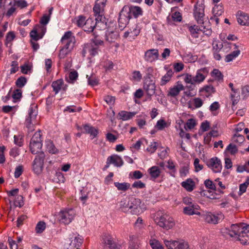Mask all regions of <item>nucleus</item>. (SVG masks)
<instances>
[{"label":"nucleus","mask_w":249,"mask_h":249,"mask_svg":"<svg viewBox=\"0 0 249 249\" xmlns=\"http://www.w3.org/2000/svg\"><path fill=\"white\" fill-rule=\"evenodd\" d=\"M184 86L180 82H177L176 85L171 87L167 92V96L176 97L184 89Z\"/></svg>","instance_id":"nucleus-19"},{"label":"nucleus","mask_w":249,"mask_h":249,"mask_svg":"<svg viewBox=\"0 0 249 249\" xmlns=\"http://www.w3.org/2000/svg\"><path fill=\"white\" fill-rule=\"evenodd\" d=\"M183 60L186 63H192L196 61L197 59V57L195 55H193L192 54L186 53L184 54L182 57Z\"/></svg>","instance_id":"nucleus-46"},{"label":"nucleus","mask_w":249,"mask_h":249,"mask_svg":"<svg viewBox=\"0 0 249 249\" xmlns=\"http://www.w3.org/2000/svg\"><path fill=\"white\" fill-rule=\"evenodd\" d=\"M249 185V180L240 184L239 186V195H241L244 193L247 190L248 186Z\"/></svg>","instance_id":"nucleus-59"},{"label":"nucleus","mask_w":249,"mask_h":249,"mask_svg":"<svg viewBox=\"0 0 249 249\" xmlns=\"http://www.w3.org/2000/svg\"><path fill=\"white\" fill-rule=\"evenodd\" d=\"M183 79L186 84L195 85L194 76L189 73H185L183 75Z\"/></svg>","instance_id":"nucleus-48"},{"label":"nucleus","mask_w":249,"mask_h":249,"mask_svg":"<svg viewBox=\"0 0 249 249\" xmlns=\"http://www.w3.org/2000/svg\"><path fill=\"white\" fill-rule=\"evenodd\" d=\"M154 219L158 225L166 230L172 229L175 225L174 220L172 217L161 212L157 213Z\"/></svg>","instance_id":"nucleus-2"},{"label":"nucleus","mask_w":249,"mask_h":249,"mask_svg":"<svg viewBox=\"0 0 249 249\" xmlns=\"http://www.w3.org/2000/svg\"><path fill=\"white\" fill-rule=\"evenodd\" d=\"M129 176H131L132 179H139L143 177V174L141 171L136 170L131 172Z\"/></svg>","instance_id":"nucleus-55"},{"label":"nucleus","mask_w":249,"mask_h":249,"mask_svg":"<svg viewBox=\"0 0 249 249\" xmlns=\"http://www.w3.org/2000/svg\"><path fill=\"white\" fill-rule=\"evenodd\" d=\"M22 90L20 89H17L13 91L12 95L13 102L16 103L19 101L22 97Z\"/></svg>","instance_id":"nucleus-45"},{"label":"nucleus","mask_w":249,"mask_h":249,"mask_svg":"<svg viewBox=\"0 0 249 249\" xmlns=\"http://www.w3.org/2000/svg\"><path fill=\"white\" fill-rule=\"evenodd\" d=\"M133 188L143 189L145 187V184L142 182L141 180L135 181L132 185Z\"/></svg>","instance_id":"nucleus-63"},{"label":"nucleus","mask_w":249,"mask_h":249,"mask_svg":"<svg viewBox=\"0 0 249 249\" xmlns=\"http://www.w3.org/2000/svg\"><path fill=\"white\" fill-rule=\"evenodd\" d=\"M206 164L214 173H220L222 170L221 161L217 157H213L209 159L207 161Z\"/></svg>","instance_id":"nucleus-14"},{"label":"nucleus","mask_w":249,"mask_h":249,"mask_svg":"<svg viewBox=\"0 0 249 249\" xmlns=\"http://www.w3.org/2000/svg\"><path fill=\"white\" fill-rule=\"evenodd\" d=\"M46 32V27L42 25H36L30 32V36L33 40L37 41L41 39Z\"/></svg>","instance_id":"nucleus-11"},{"label":"nucleus","mask_w":249,"mask_h":249,"mask_svg":"<svg viewBox=\"0 0 249 249\" xmlns=\"http://www.w3.org/2000/svg\"><path fill=\"white\" fill-rule=\"evenodd\" d=\"M222 232L234 237L242 244L249 243V225L244 226L243 224H233L231 226L230 229H223Z\"/></svg>","instance_id":"nucleus-1"},{"label":"nucleus","mask_w":249,"mask_h":249,"mask_svg":"<svg viewBox=\"0 0 249 249\" xmlns=\"http://www.w3.org/2000/svg\"><path fill=\"white\" fill-rule=\"evenodd\" d=\"M86 21V20L85 17L82 16H80L77 17L76 24L78 26L83 28Z\"/></svg>","instance_id":"nucleus-62"},{"label":"nucleus","mask_w":249,"mask_h":249,"mask_svg":"<svg viewBox=\"0 0 249 249\" xmlns=\"http://www.w3.org/2000/svg\"><path fill=\"white\" fill-rule=\"evenodd\" d=\"M140 33V29L137 25H135L130 29V40L134 39Z\"/></svg>","instance_id":"nucleus-42"},{"label":"nucleus","mask_w":249,"mask_h":249,"mask_svg":"<svg viewBox=\"0 0 249 249\" xmlns=\"http://www.w3.org/2000/svg\"><path fill=\"white\" fill-rule=\"evenodd\" d=\"M169 125V124L163 119H160L157 122L155 125V128L158 130L161 131L168 127Z\"/></svg>","instance_id":"nucleus-37"},{"label":"nucleus","mask_w":249,"mask_h":249,"mask_svg":"<svg viewBox=\"0 0 249 249\" xmlns=\"http://www.w3.org/2000/svg\"><path fill=\"white\" fill-rule=\"evenodd\" d=\"M200 91H205L209 94L213 93L215 92V89L212 86H206L203 87L200 90Z\"/></svg>","instance_id":"nucleus-61"},{"label":"nucleus","mask_w":249,"mask_h":249,"mask_svg":"<svg viewBox=\"0 0 249 249\" xmlns=\"http://www.w3.org/2000/svg\"><path fill=\"white\" fill-rule=\"evenodd\" d=\"M238 22L242 25H249V15L241 13L237 18Z\"/></svg>","instance_id":"nucleus-29"},{"label":"nucleus","mask_w":249,"mask_h":249,"mask_svg":"<svg viewBox=\"0 0 249 249\" xmlns=\"http://www.w3.org/2000/svg\"><path fill=\"white\" fill-rule=\"evenodd\" d=\"M75 213L72 209H65L61 210L58 214V219L60 222L69 224L74 219Z\"/></svg>","instance_id":"nucleus-4"},{"label":"nucleus","mask_w":249,"mask_h":249,"mask_svg":"<svg viewBox=\"0 0 249 249\" xmlns=\"http://www.w3.org/2000/svg\"><path fill=\"white\" fill-rule=\"evenodd\" d=\"M151 74H147L144 78L143 89L147 95L151 96L155 92V82L151 79Z\"/></svg>","instance_id":"nucleus-10"},{"label":"nucleus","mask_w":249,"mask_h":249,"mask_svg":"<svg viewBox=\"0 0 249 249\" xmlns=\"http://www.w3.org/2000/svg\"><path fill=\"white\" fill-rule=\"evenodd\" d=\"M127 11L129 12L131 16L133 15L135 18L142 16L143 13L142 9L138 6H131Z\"/></svg>","instance_id":"nucleus-26"},{"label":"nucleus","mask_w":249,"mask_h":249,"mask_svg":"<svg viewBox=\"0 0 249 249\" xmlns=\"http://www.w3.org/2000/svg\"><path fill=\"white\" fill-rule=\"evenodd\" d=\"M78 77V73L76 71H71L69 74V82H73V81L76 80Z\"/></svg>","instance_id":"nucleus-64"},{"label":"nucleus","mask_w":249,"mask_h":249,"mask_svg":"<svg viewBox=\"0 0 249 249\" xmlns=\"http://www.w3.org/2000/svg\"><path fill=\"white\" fill-rule=\"evenodd\" d=\"M52 87L55 94H57L61 90H66L67 86L65 85L62 79H58L52 83Z\"/></svg>","instance_id":"nucleus-20"},{"label":"nucleus","mask_w":249,"mask_h":249,"mask_svg":"<svg viewBox=\"0 0 249 249\" xmlns=\"http://www.w3.org/2000/svg\"><path fill=\"white\" fill-rule=\"evenodd\" d=\"M240 51L239 50H236L233 51L231 53L227 55L225 57V61L230 62L236 58L240 54Z\"/></svg>","instance_id":"nucleus-41"},{"label":"nucleus","mask_w":249,"mask_h":249,"mask_svg":"<svg viewBox=\"0 0 249 249\" xmlns=\"http://www.w3.org/2000/svg\"><path fill=\"white\" fill-rule=\"evenodd\" d=\"M149 244L152 249H164L161 243L158 240L152 237L149 240Z\"/></svg>","instance_id":"nucleus-39"},{"label":"nucleus","mask_w":249,"mask_h":249,"mask_svg":"<svg viewBox=\"0 0 249 249\" xmlns=\"http://www.w3.org/2000/svg\"><path fill=\"white\" fill-rule=\"evenodd\" d=\"M181 185L187 191L189 192H192L196 187L195 181L191 178H188L182 181Z\"/></svg>","instance_id":"nucleus-24"},{"label":"nucleus","mask_w":249,"mask_h":249,"mask_svg":"<svg viewBox=\"0 0 249 249\" xmlns=\"http://www.w3.org/2000/svg\"><path fill=\"white\" fill-rule=\"evenodd\" d=\"M119 37V34L117 31L107 30L106 33V40L109 43H114Z\"/></svg>","instance_id":"nucleus-25"},{"label":"nucleus","mask_w":249,"mask_h":249,"mask_svg":"<svg viewBox=\"0 0 249 249\" xmlns=\"http://www.w3.org/2000/svg\"><path fill=\"white\" fill-rule=\"evenodd\" d=\"M196 125V121L194 119H189L186 123V125L185 126V129H192L194 128V127Z\"/></svg>","instance_id":"nucleus-53"},{"label":"nucleus","mask_w":249,"mask_h":249,"mask_svg":"<svg viewBox=\"0 0 249 249\" xmlns=\"http://www.w3.org/2000/svg\"><path fill=\"white\" fill-rule=\"evenodd\" d=\"M232 142L236 143H242L245 141V138L243 136L235 133L232 137Z\"/></svg>","instance_id":"nucleus-50"},{"label":"nucleus","mask_w":249,"mask_h":249,"mask_svg":"<svg viewBox=\"0 0 249 249\" xmlns=\"http://www.w3.org/2000/svg\"><path fill=\"white\" fill-rule=\"evenodd\" d=\"M26 83V78L24 76H20L17 80L16 85L18 87L21 88L25 85Z\"/></svg>","instance_id":"nucleus-51"},{"label":"nucleus","mask_w":249,"mask_h":249,"mask_svg":"<svg viewBox=\"0 0 249 249\" xmlns=\"http://www.w3.org/2000/svg\"><path fill=\"white\" fill-rule=\"evenodd\" d=\"M130 198H124L120 202V207L121 210L125 213H130Z\"/></svg>","instance_id":"nucleus-31"},{"label":"nucleus","mask_w":249,"mask_h":249,"mask_svg":"<svg viewBox=\"0 0 249 249\" xmlns=\"http://www.w3.org/2000/svg\"><path fill=\"white\" fill-rule=\"evenodd\" d=\"M60 41L64 47L71 51L76 42L75 36L71 31L65 32Z\"/></svg>","instance_id":"nucleus-7"},{"label":"nucleus","mask_w":249,"mask_h":249,"mask_svg":"<svg viewBox=\"0 0 249 249\" xmlns=\"http://www.w3.org/2000/svg\"><path fill=\"white\" fill-rule=\"evenodd\" d=\"M45 146L46 150L51 154H56L58 150L54 146L53 142L51 140H47L45 142Z\"/></svg>","instance_id":"nucleus-34"},{"label":"nucleus","mask_w":249,"mask_h":249,"mask_svg":"<svg viewBox=\"0 0 249 249\" xmlns=\"http://www.w3.org/2000/svg\"><path fill=\"white\" fill-rule=\"evenodd\" d=\"M102 243L104 249H114L115 248V245L109 235H104Z\"/></svg>","instance_id":"nucleus-22"},{"label":"nucleus","mask_w":249,"mask_h":249,"mask_svg":"<svg viewBox=\"0 0 249 249\" xmlns=\"http://www.w3.org/2000/svg\"><path fill=\"white\" fill-rule=\"evenodd\" d=\"M71 50L67 49L65 47H63V48L60 50L59 57L60 59L64 58L69 53H70Z\"/></svg>","instance_id":"nucleus-57"},{"label":"nucleus","mask_w":249,"mask_h":249,"mask_svg":"<svg viewBox=\"0 0 249 249\" xmlns=\"http://www.w3.org/2000/svg\"><path fill=\"white\" fill-rule=\"evenodd\" d=\"M211 76L216 80H221L223 79V75L222 74L220 71L218 70L214 69L211 72Z\"/></svg>","instance_id":"nucleus-47"},{"label":"nucleus","mask_w":249,"mask_h":249,"mask_svg":"<svg viewBox=\"0 0 249 249\" xmlns=\"http://www.w3.org/2000/svg\"><path fill=\"white\" fill-rule=\"evenodd\" d=\"M84 129L85 133L90 134V136L92 137V139L95 138L98 134L97 130L89 125H85L84 126Z\"/></svg>","instance_id":"nucleus-35"},{"label":"nucleus","mask_w":249,"mask_h":249,"mask_svg":"<svg viewBox=\"0 0 249 249\" xmlns=\"http://www.w3.org/2000/svg\"><path fill=\"white\" fill-rule=\"evenodd\" d=\"M114 184L115 186L119 191H126L130 187V184L127 182L120 183L116 182Z\"/></svg>","instance_id":"nucleus-40"},{"label":"nucleus","mask_w":249,"mask_h":249,"mask_svg":"<svg viewBox=\"0 0 249 249\" xmlns=\"http://www.w3.org/2000/svg\"><path fill=\"white\" fill-rule=\"evenodd\" d=\"M45 154L41 152L35 159L33 163V170L36 174L39 175L42 171L44 164Z\"/></svg>","instance_id":"nucleus-9"},{"label":"nucleus","mask_w":249,"mask_h":249,"mask_svg":"<svg viewBox=\"0 0 249 249\" xmlns=\"http://www.w3.org/2000/svg\"><path fill=\"white\" fill-rule=\"evenodd\" d=\"M37 114V111L36 107L35 105L31 106L29 109V116L28 118H31L32 120H35Z\"/></svg>","instance_id":"nucleus-44"},{"label":"nucleus","mask_w":249,"mask_h":249,"mask_svg":"<svg viewBox=\"0 0 249 249\" xmlns=\"http://www.w3.org/2000/svg\"><path fill=\"white\" fill-rule=\"evenodd\" d=\"M223 12V7L221 3L214 5L213 9V14L214 17H218L221 16Z\"/></svg>","instance_id":"nucleus-38"},{"label":"nucleus","mask_w":249,"mask_h":249,"mask_svg":"<svg viewBox=\"0 0 249 249\" xmlns=\"http://www.w3.org/2000/svg\"><path fill=\"white\" fill-rule=\"evenodd\" d=\"M159 53L157 49H152L146 51L144 53V60L147 62L152 63L159 59Z\"/></svg>","instance_id":"nucleus-17"},{"label":"nucleus","mask_w":249,"mask_h":249,"mask_svg":"<svg viewBox=\"0 0 249 249\" xmlns=\"http://www.w3.org/2000/svg\"><path fill=\"white\" fill-rule=\"evenodd\" d=\"M135 112H127L126 111H121L118 113L119 118L123 121H127L132 118L135 115Z\"/></svg>","instance_id":"nucleus-32"},{"label":"nucleus","mask_w":249,"mask_h":249,"mask_svg":"<svg viewBox=\"0 0 249 249\" xmlns=\"http://www.w3.org/2000/svg\"><path fill=\"white\" fill-rule=\"evenodd\" d=\"M148 172L151 178L155 179L160 176L161 171L158 166H153L148 169Z\"/></svg>","instance_id":"nucleus-33"},{"label":"nucleus","mask_w":249,"mask_h":249,"mask_svg":"<svg viewBox=\"0 0 249 249\" xmlns=\"http://www.w3.org/2000/svg\"><path fill=\"white\" fill-rule=\"evenodd\" d=\"M188 29L192 37L196 38L199 37V35L200 32H202L207 36H210L212 33V31L209 26L206 28V26L203 25H201L199 28L196 25L189 26Z\"/></svg>","instance_id":"nucleus-6"},{"label":"nucleus","mask_w":249,"mask_h":249,"mask_svg":"<svg viewBox=\"0 0 249 249\" xmlns=\"http://www.w3.org/2000/svg\"><path fill=\"white\" fill-rule=\"evenodd\" d=\"M95 27V23L94 20L91 18H89L86 19V21L85 22L83 29L85 32H91L93 31Z\"/></svg>","instance_id":"nucleus-30"},{"label":"nucleus","mask_w":249,"mask_h":249,"mask_svg":"<svg viewBox=\"0 0 249 249\" xmlns=\"http://www.w3.org/2000/svg\"><path fill=\"white\" fill-rule=\"evenodd\" d=\"M164 243L168 249H191L188 243L183 240H164Z\"/></svg>","instance_id":"nucleus-5"},{"label":"nucleus","mask_w":249,"mask_h":249,"mask_svg":"<svg viewBox=\"0 0 249 249\" xmlns=\"http://www.w3.org/2000/svg\"><path fill=\"white\" fill-rule=\"evenodd\" d=\"M194 15L198 24H204V5L203 3H197L195 6Z\"/></svg>","instance_id":"nucleus-13"},{"label":"nucleus","mask_w":249,"mask_h":249,"mask_svg":"<svg viewBox=\"0 0 249 249\" xmlns=\"http://www.w3.org/2000/svg\"><path fill=\"white\" fill-rule=\"evenodd\" d=\"M82 239L79 235L73 234L70 238L68 244L69 246L67 249H80L79 248L82 244Z\"/></svg>","instance_id":"nucleus-15"},{"label":"nucleus","mask_w":249,"mask_h":249,"mask_svg":"<svg viewBox=\"0 0 249 249\" xmlns=\"http://www.w3.org/2000/svg\"><path fill=\"white\" fill-rule=\"evenodd\" d=\"M46 228V224L44 222L40 221L39 222L36 227V233H41Z\"/></svg>","instance_id":"nucleus-56"},{"label":"nucleus","mask_w":249,"mask_h":249,"mask_svg":"<svg viewBox=\"0 0 249 249\" xmlns=\"http://www.w3.org/2000/svg\"><path fill=\"white\" fill-rule=\"evenodd\" d=\"M173 72L172 70L168 71L166 73L163 75L160 80V85L164 86L169 82L173 76Z\"/></svg>","instance_id":"nucleus-36"},{"label":"nucleus","mask_w":249,"mask_h":249,"mask_svg":"<svg viewBox=\"0 0 249 249\" xmlns=\"http://www.w3.org/2000/svg\"><path fill=\"white\" fill-rule=\"evenodd\" d=\"M142 78V75L140 71H135L132 73L131 79L136 82H140Z\"/></svg>","instance_id":"nucleus-49"},{"label":"nucleus","mask_w":249,"mask_h":249,"mask_svg":"<svg viewBox=\"0 0 249 249\" xmlns=\"http://www.w3.org/2000/svg\"><path fill=\"white\" fill-rule=\"evenodd\" d=\"M130 204V213L132 214H140L146 209L144 203L139 198L131 197Z\"/></svg>","instance_id":"nucleus-3"},{"label":"nucleus","mask_w":249,"mask_h":249,"mask_svg":"<svg viewBox=\"0 0 249 249\" xmlns=\"http://www.w3.org/2000/svg\"><path fill=\"white\" fill-rule=\"evenodd\" d=\"M231 98L232 105L235 106L236 105L240 99L239 91L237 90L232 92L231 94Z\"/></svg>","instance_id":"nucleus-43"},{"label":"nucleus","mask_w":249,"mask_h":249,"mask_svg":"<svg viewBox=\"0 0 249 249\" xmlns=\"http://www.w3.org/2000/svg\"><path fill=\"white\" fill-rule=\"evenodd\" d=\"M42 146V142H30V148L32 153L33 154L38 155L41 152H40V150L41 149Z\"/></svg>","instance_id":"nucleus-27"},{"label":"nucleus","mask_w":249,"mask_h":249,"mask_svg":"<svg viewBox=\"0 0 249 249\" xmlns=\"http://www.w3.org/2000/svg\"><path fill=\"white\" fill-rule=\"evenodd\" d=\"M209 71L206 68L198 70L194 76L195 84H200L204 81L207 76Z\"/></svg>","instance_id":"nucleus-18"},{"label":"nucleus","mask_w":249,"mask_h":249,"mask_svg":"<svg viewBox=\"0 0 249 249\" xmlns=\"http://www.w3.org/2000/svg\"><path fill=\"white\" fill-rule=\"evenodd\" d=\"M14 205L16 207H21L24 205L23 197L21 195L17 196L15 201Z\"/></svg>","instance_id":"nucleus-54"},{"label":"nucleus","mask_w":249,"mask_h":249,"mask_svg":"<svg viewBox=\"0 0 249 249\" xmlns=\"http://www.w3.org/2000/svg\"><path fill=\"white\" fill-rule=\"evenodd\" d=\"M107 0H96L93 12L97 21H102L104 17V7Z\"/></svg>","instance_id":"nucleus-8"},{"label":"nucleus","mask_w":249,"mask_h":249,"mask_svg":"<svg viewBox=\"0 0 249 249\" xmlns=\"http://www.w3.org/2000/svg\"><path fill=\"white\" fill-rule=\"evenodd\" d=\"M86 77L88 79V82L89 85L95 86L98 84V80L93 75H91V76L87 75Z\"/></svg>","instance_id":"nucleus-52"},{"label":"nucleus","mask_w":249,"mask_h":249,"mask_svg":"<svg viewBox=\"0 0 249 249\" xmlns=\"http://www.w3.org/2000/svg\"><path fill=\"white\" fill-rule=\"evenodd\" d=\"M199 209V206L196 204H194L190 206H187L184 208L183 213L187 215H200L199 212H196Z\"/></svg>","instance_id":"nucleus-23"},{"label":"nucleus","mask_w":249,"mask_h":249,"mask_svg":"<svg viewBox=\"0 0 249 249\" xmlns=\"http://www.w3.org/2000/svg\"><path fill=\"white\" fill-rule=\"evenodd\" d=\"M32 67L28 63L20 66L21 71L23 74H28L31 72Z\"/></svg>","instance_id":"nucleus-58"},{"label":"nucleus","mask_w":249,"mask_h":249,"mask_svg":"<svg viewBox=\"0 0 249 249\" xmlns=\"http://www.w3.org/2000/svg\"><path fill=\"white\" fill-rule=\"evenodd\" d=\"M109 160L115 166L121 167L123 164L124 162L122 158L117 155H113L108 157Z\"/></svg>","instance_id":"nucleus-28"},{"label":"nucleus","mask_w":249,"mask_h":249,"mask_svg":"<svg viewBox=\"0 0 249 249\" xmlns=\"http://www.w3.org/2000/svg\"><path fill=\"white\" fill-rule=\"evenodd\" d=\"M202 217L208 223L215 224L224 218V215L220 213L213 214L210 212H207L201 215Z\"/></svg>","instance_id":"nucleus-12"},{"label":"nucleus","mask_w":249,"mask_h":249,"mask_svg":"<svg viewBox=\"0 0 249 249\" xmlns=\"http://www.w3.org/2000/svg\"><path fill=\"white\" fill-rule=\"evenodd\" d=\"M11 68L10 69V73L14 74L18 71L19 67L17 61H13L11 63Z\"/></svg>","instance_id":"nucleus-60"},{"label":"nucleus","mask_w":249,"mask_h":249,"mask_svg":"<svg viewBox=\"0 0 249 249\" xmlns=\"http://www.w3.org/2000/svg\"><path fill=\"white\" fill-rule=\"evenodd\" d=\"M131 17L129 12H128L127 8L124 7L120 13L118 20L119 23L121 28H124L129 22Z\"/></svg>","instance_id":"nucleus-16"},{"label":"nucleus","mask_w":249,"mask_h":249,"mask_svg":"<svg viewBox=\"0 0 249 249\" xmlns=\"http://www.w3.org/2000/svg\"><path fill=\"white\" fill-rule=\"evenodd\" d=\"M99 51V47L93 45L90 43L87 44L83 49L84 53H89L91 56L96 55Z\"/></svg>","instance_id":"nucleus-21"}]
</instances>
